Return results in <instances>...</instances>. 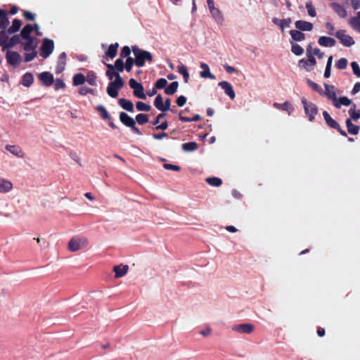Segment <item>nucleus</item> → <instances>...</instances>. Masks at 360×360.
I'll return each mask as SVG.
<instances>
[{
	"label": "nucleus",
	"instance_id": "nucleus-1",
	"mask_svg": "<svg viewBox=\"0 0 360 360\" xmlns=\"http://www.w3.org/2000/svg\"><path fill=\"white\" fill-rule=\"evenodd\" d=\"M131 50L136 60V66L138 68L143 67L146 61L149 63L153 62V55L150 51L141 49L136 45L132 46Z\"/></svg>",
	"mask_w": 360,
	"mask_h": 360
},
{
	"label": "nucleus",
	"instance_id": "nucleus-2",
	"mask_svg": "<svg viewBox=\"0 0 360 360\" xmlns=\"http://www.w3.org/2000/svg\"><path fill=\"white\" fill-rule=\"evenodd\" d=\"M120 121L136 134L142 135V131L136 126L135 120L125 112H120L119 114Z\"/></svg>",
	"mask_w": 360,
	"mask_h": 360
},
{
	"label": "nucleus",
	"instance_id": "nucleus-3",
	"mask_svg": "<svg viewBox=\"0 0 360 360\" xmlns=\"http://www.w3.org/2000/svg\"><path fill=\"white\" fill-rule=\"evenodd\" d=\"M301 101L303 105L304 113L308 117L309 121L314 122L315 120V116L319 112L317 105L312 102H309L304 97L302 98Z\"/></svg>",
	"mask_w": 360,
	"mask_h": 360
},
{
	"label": "nucleus",
	"instance_id": "nucleus-4",
	"mask_svg": "<svg viewBox=\"0 0 360 360\" xmlns=\"http://www.w3.org/2000/svg\"><path fill=\"white\" fill-rule=\"evenodd\" d=\"M54 50V41L53 39L45 37L42 39L39 48V55L43 58L49 57Z\"/></svg>",
	"mask_w": 360,
	"mask_h": 360
},
{
	"label": "nucleus",
	"instance_id": "nucleus-5",
	"mask_svg": "<svg viewBox=\"0 0 360 360\" xmlns=\"http://www.w3.org/2000/svg\"><path fill=\"white\" fill-rule=\"evenodd\" d=\"M129 85L133 89L135 97L143 100L146 99V94L144 93V88L141 83L138 82L134 78H131L129 81Z\"/></svg>",
	"mask_w": 360,
	"mask_h": 360
},
{
	"label": "nucleus",
	"instance_id": "nucleus-6",
	"mask_svg": "<svg viewBox=\"0 0 360 360\" xmlns=\"http://www.w3.org/2000/svg\"><path fill=\"white\" fill-rule=\"evenodd\" d=\"M323 116L328 127L336 129L342 136H347V132L342 129L336 120L331 117L330 114L326 110H323Z\"/></svg>",
	"mask_w": 360,
	"mask_h": 360
},
{
	"label": "nucleus",
	"instance_id": "nucleus-7",
	"mask_svg": "<svg viewBox=\"0 0 360 360\" xmlns=\"http://www.w3.org/2000/svg\"><path fill=\"white\" fill-rule=\"evenodd\" d=\"M95 110L99 113L101 118L103 120L108 121V126L112 129H117L118 127L112 121V117L106 110L105 107L103 105H98L95 107Z\"/></svg>",
	"mask_w": 360,
	"mask_h": 360
},
{
	"label": "nucleus",
	"instance_id": "nucleus-8",
	"mask_svg": "<svg viewBox=\"0 0 360 360\" xmlns=\"http://www.w3.org/2000/svg\"><path fill=\"white\" fill-rule=\"evenodd\" d=\"M207 3L212 17L218 25H222L224 22V16L219 8L215 7L214 1H207Z\"/></svg>",
	"mask_w": 360,
	"mask_h": 360
},
{
	"label": "nucleus",
	"instance_id": "nucleus-9",
	"mask_svg": "<svg viewBox=\"0 0 360 360\" xmlns=\"http://www.w3.org/2000/svg\"><path fill=\"white\" fill-rule=\"evenodd\" d=\"M346 30H339L335 33V36L340 40V42L345 47H350L355 44L354 39L345 34Z\"/></svg>",
	"mask_w": 360,
	"mask_h": 360
},
{
	"label": "nucleus",
	"instance_id": "nucleus-10",
	"mask_svg": "<svg viewBox=\"0 0 360 360\" xmlns=\"http://www.w3.org/2000/svg\"><path fill=\"white\" fill-rule=\"evenodd\" d=\"M7 63L12 67H17L22 61V57L18 51L7 50L6 53Z\"/></svg>",
	"mask_w": 360,
	"mask_h": 360
},
{
	"label": "nucleus",
	"instance_id": "nucleus-11",
	"mask_svg": "<svg viewBox=\"0 0 360 360\" xmlns=\"http://www.w3.org/2000/svg\"><path fill=\"white\" fill-rule=\"evenodd\" d=\"M231 329L240 334H250L254 330L255 326L252 323H245L233 325Z\"/></svg>",
	"mask_w": 360,
	"mask_h": 360
},
{
	"label": "nucleus",
	"instance_id": "nucleus-12",
	"mask_svg": "<svg viewBox=\"0 0 360 360\" xmlns=\"http://www.w3.org/2000/svg\"><path fill=\"white\" fill-rule=\"evenodd\" d=\"M37 77L41 85L44 86H51L54 82L53 75L49 71L42 72L38 74Z\"/></svg>",
	"mask_w": 360,
	"mask_h": 360
},
{
	"label": "nucleus",
	"instance_id": "nucleus-13",
	"mask_svg": "<svg viewBox=\"0 0 360 360\" xmlns=\"http://www.w3.org/2000/svg\"><path fill=\"white\" fill-rule=\"evenodd\" d=\"M86 239L84 238L73 237L68 243V250L76 252L81 248V244H84Z\"/></svg>",
	"mask_w": 360,
	"mask_h": 360
},
{
	"label": "nucleus",
	"instance_id": "nucleus-14",
	"mask_svg": "<svg viewBox=\"0 0 360 360\" xmlns=\"http://www.w3.org/2000/svg\"><path fill=\"white\" fill-rule=\"evenodd\" d=\"M22 40L25 41L22 44L23 46L24 51L29 52L30 51L36 50L37 48V39L34 36L23 39Z\"/></svg>",
	"mask_w": 360,
	"mask_h": 360
},
{
	"label": "nucleus",
	"instance_id": "nucleus-15",
	"mask_svg": "<svg viewBox=\"0 0 360 360\" xmlns=\"http://www.w3.org/2000/svg\"><path fill=\"white\" fill-rule=\"evenodd\" d=\"M218 85L224 91L225 94L228 96L231 100L235 98L236 94L231 83L226 81H222L219 82Z\"/></svg>",
	"mask_w": 360,
	"mask_h": 360
},
{
	"label": "nucleus",
	"instance_id": "nucleus-16",
	"mask_svg": "<svg viewBox=\"0 0 360 360\" xmlns=\"http://www.w3.org/2000/svg\"><path fill=\"white\" fill-rule=\"evenodd\" d=\"M295 26L297 30H300L302 32L311 31L314 27V25L311 22L302 20H298L295 21Z\"/></svg>",
	"mask_w": 360,
	"mask_h": 360
},
{
	"label": "nucleus",
	"instance_id": "nucleus-17",
	"mask_svg": "<svg viewBox=\"0 0 360 360\" xmlns=\"http://www.w3.org/2000/svg\"><path fill=\"white\" fill-rule=\"evenodd\" d=\"M330 6L333 8L334 12L341 18H345L347 15V13L345 7L337 1H331Z\"/></svg>",
	"mask_w": 360,
	"mask_h": 360
},
{
	"label": "nucleus",
	"instance_id": "nucleus-18",
	"mask_svg": "<svg viewBox=\"0 0 360 360\" xmlns=\"http://www.w3.org/2000/svg\"><path fill=\"white\" fill-rule=\"evenodd\" d=\"M129 270V266L127 264H120L113 266V272L116 278H122L127 274Z\"/></svg>",
	"mask_w": 360,
	"mask_h": 360
},
{
	"label": "nucleus",
	"instance_id": "nucleus-19",
	"mask_svg": "<svg viewBox=\"0 0 360 360\" xmlns=\"http://www.w3.org/2000/svg\"><path fill=\"white\" fill-rule=\"evenodd\" d=\"M117 103L123 110L129 112H134V105L131 101L124 98H120L118 99Z\"/></svg>",
	"mask_w": 360,
	"mask_h": 360
},
{
	"label": "nucleus",
	"instance_id": "nucleus-20",
	"mask_svg": "<svg viewBox=\"0 0 360 360\" xmlns=\"http://www.w3.org/2000/svg\"><path fill=\"white\" fill-rule=\"evenodd\" d=\"M289 34L291 37L290 39L289 40V42L294 41L297 43L304 40L306 38V34L304 32L297 30V29L291 30L289 32Z\"/></svg>",
	"mask_w": 360,
	"mask_h": 360
},
{
	"label": "nucleus",
	"instance_id": "nucleus-21",
	"mask_svg": "<svg viewBox=\"0 0 360 360\" xmlns=\"http://www.w3.org/2000/svg\"><path fill=\"white\" fill-rule=\"evenodd\" d=\"M272 22L280 27L281 32H283L285 27H290L292 20L290 18L278 19L276 17L272 18Z\"/></svg>",
	"mask_w": 360,
	"mask_h": 360
},
{
	"label": "nucleus",
	"instance_id": "nucleus-22",
	"mask_svg": "<svg viewBox=\"0 0 360 360\" xmlns=\"http://www.w3.org/2000/svg\"><path fill=\"white\" fill-rule=\"evenodd\" d=\"M104 64L106 65L107 68L110 69V70H115L119 73L122 72L125 68L124 63L122 58H120L115 60L114 65H112L110 63H104Z\"/></svg>",
	"mask_w": 360,
	"mask_h": 360
},
{
	"label": "nucleus",
	"instance_id": "nucleus-23",
	"mask_svg": "<svg viewBox=\"0 0 360 360\" xmlns=\"http://www.w3.org/2000/svg\"><path fill=\"white\" fill-rule=\"evenodd\" d=\"M34 83V76L32 72H27L22 77L20 84L25 87H30Z\"/></svg>",
	"mask_w": 360,
	"mask_h": 360
},
{
	"label": "nucleus",
	"instance_id": "nucleus-24",
	"mask_svg": "<svg viewBox=\"0 0 360 360\" xmlns=\"http://www.w3.org/2000/svg\"><path fill=\"white\" fill-rule=\"evenodd\" d=\"M274 106L281 110L287 111L288 115L294 112L295 108L289 101H285L283 103H274Z\"/></svg>",
	"mask_w": 360,
	"mask_h": 360
},
{
	"label": "nucleus",
	"instance_id": "nucleus-25",
	"mask_svg": "<svg viewBox=\"0 0 360 360\" xmlns=\"http://www.w3.org/2000/svg\"><path fill=\"white\" fill-rule=\"evenodd\" d=\"M318 43L321 46L332 47L335 45L336 41L332 37L321 36L319 38Z\"/></svg>",
	"mask_w": 360,
	"mask_h": 360
},
{
	"label": "nucleus",
	"instance_id": "nucleus-26",
	"mask_svg": "<svg viewBox=\"0 0 360 360\" xmlns=\"http://www.w3.org/2000/svg\"><path fill=\"white\" fill-rule=\"evenodd\" d=\"M200 67L202 69V71L200 72V76L202 78L215 79V76L210 72V67L207 64L202 62L200 64Z\"/></svg>",
	"mask_w": 360,
	"mask_h": 360
},
{
	"label": "nucleus",
	"instance_id": "nucleus-27",
	"mask_svg": "<svg viewBox=\"0 0 360 360\" xmlns=\"http://www.w3.org/2000/svg\"><path fill=\"white\" fill-rule=\"evenodd\" d=\"M345 124L347 131L351 135H357L360 130V127L352 123L351 119H346Z\"/></svg>",
	"mask_w": 360,
	"mask_h": 360
},
{
	"label": "nucleus",
	"instance_id": "nucleus-28",
	"mask_svg": "<svg viewBox=\"0 0 360 360\" xmlns=\"http://www.w3.org/2000/svg\"><path fill=\"white\" fill-rule=\"evenodd\" d=\"M22 25V22L18 18H15L12 21V25L7 29V32L8 34H14L18 32Z\"/></svg>",
	"mask_w": 360,
	"mask_h": 360
},
{
	"label": "nucleus",
	"instance_id": "nucleus-29",
	"mask_svg": "<svg viewBox=\"0 0 360 360\" xmlns=\"http://www.w3.org/2000/svg\"><path fill=\"white\" fill-rule=\"evenodd\" d=\"M86 82V77L84 74L79 72L76 73L72 77V85L79 86L83 85Z\"/></svg>",
	"mask_w": 360,
	"mask_h": 360
},
{
	"label": "nucleus",
	"instance_id": "nucleus-30",
	"mask_svg": "<svg viewBox=\"0 0 360 360\" xmlns=\"http://www.w3.org/2000/svg\"><path fill=\"white\" fill-rule=\"evenodd\" d=\"M119 47V44L115 42V44H111L107 51L105 52L106 56H108L110 59H113L117 54V49Z\"/></svg>",
	"mask_w": 360,
	"mask_h": 360
},
{
	"label": "nucleus",
	"instance_id": "nucleus-31",
	"mask_svg": "<svg viewBox=\"0 0 360 360\" xmlns=\"http://www.w3.org/2000/svg\"><path fill=\"white\" fill-rule=\"evenodd\" d=\"M119 90L117 86H116L115 84H113L112 81L108 83V85L106 88L107 94L111 98H117L119 94Z\"/></svg>",
	"mask_w": 360,
	"mask_h": 360
},
{
	"label": "nucleus",
	"instance_id": "nucleus-32",
	"mask_svg": "<svg viewBox=\"0 0 360 360\" xmlns=\"http://www.w3.org/2000/svg\"><path fill=\"white\" fill-rule=\"evenodd\" d=\"M356 105L355 103H353L352 107L348 110V113L349 115V117L348 119H351V121L356 122L360 118V110H356Z\"/></svg>",
	"mask_w": 360,
	"mask_h": 360
},
{
	"label": "nucleus",
	"instance_id": "nucleus-33",
	"mask_svg": "<svg viewBox=\"0 0 360 360\" xmlns=\"http://www.w3.org/2000/svg\"><path fill=\"white\" fill-rule=\"evenodd\" d=\"M33 26L31 24L25 25L20 31V37L23 39L30 37H32Z\"/></svg>",
	"mask_w": 360,
	"mask_h": 360
},
{
	"label": "nucleus",
	"instance_id": "nucleus-34",
	"mask_svg": "<svg viewBox=\"0 0 360 360\" xmlns=\"http://www.w3.org/2000/svg\"><path fill=\"white\" fill-rule=\"evenodd\" d=\"M13 188V184L4 179H0V193H5L10 191Z\"/></svg>",
	"mask_w": 360,
	"mask_h": 360
},
{
	"label": "nucleus",
	"instance_id": "nucleus-35",
	"mask_svg": "<svg viewBox=\"0 0 360 360\" xmlns=\"http://www.w3.org/2000/svg\"><path fill=\"white\" fill-rule=\"evenodd\" d=\"M198 148V144L195 141H190L181 145V149L186 153L193 152Z\"/></svg>",
	"mask_w": 360,
	"mask_h": 360
},
{
	"label": "nucleus",
	"instance_id": "nucleus-36",
	"mask_svg": "<svg viewBox=\"0 0 360 360\" xmlns=\"http://www.w3.org/2000/svg\"><path fill=\"white\" fill-rule=\"evenodd\" d=\"M352 100L348 98L347 96H341L339 98H338L337 101L334 104V106L339 109L341 108L342 105L345 106H349L350 105H352Z\"/></svg>",
	"mask_w": 360,
	"mask_h": 360
},
{
	"label": "nucleus",
	"instance_id": "nucleus-37",
	"mask_svg": "<svg viewBox=\"0 0 360 360\" xmlns=\"http://www.w3.org/2000/svg\"><path fill=\"white\" fill-rule=\"evenodd\" d=\"M6 149L12 153L13 155L21 158L23 156V152L21 148L18 146L14 145H7L6 146Z\"/></svg>",
	"mask_w": 360,
	"mask_h": 360
},
{
	"label": "nucleus",
	"instance_id": "nucleus-38",
	"mask_svg": "<svg viewBox=\"0 0 360 360\" xmlns=\"http://www.w3.org/2000/svg\"><path fill=\"white\" fill-rule=\"evenodd\" d=\"M290 44L291 46V49H290L291 52L294 55H295L297 56H300L304 53V49L297 43H295L294 41H290Z\"/></svg>",
	"mask_w": 360,
	"mask_h": 360
},
{
	"label": "nucleus",
	"instance_id": "nucleus-39",
	"mask_svg": "<svg viewBox=\"0 0 360 360\" xmlns=\"http://www.w3.org/2000/svg\"><path fill=\"white\" fill-rule=\"evenodd\" d=\"M178 87L179 82L177 81L172 82L165 89V93L169 96L174 95L176 92Z\"/></svg>",
	"mask_w": 360,
	"mask_h": 360
},
{
	"label": "nucleus",
	"instance_id": "nucleus-40",
	"mask_svg": "<svg viewBox=\"0 0 360 360\" xmlns=\"http://www.w3.org/2000/svg\"><path fill=\"white\" fill-rule=\"evenodd\" d=\"M86 77V82L91 86H96V73L94 72L93 70H89L87 72V75Z\"/></svg>",
	"mask_w": 360,
	"mask_h": 360
},
{
	"label": "nucleus",
	"instance_id": "nucleus-41",
	"mask_svg": "<svg viewBox=\"0 0 360 360\" xmlns=\"http://www.w3.org/2000/svg\"><path fill=\"white\" fill-rule=\"evenodd\" d=\"M305 82L314 91L317 92L320 96L322 94L323 90L320 85L313 82L309 78H306Z\"/></svg>",
	"mask_w": 360,
	"mask_h": 360
},
{
	"label": "nucleus",
	"instance_id": "nucleus-42",
	"mask_svg": "<svg viewBox=\"0 0 360 360\" xmlns=\"http://www.w3.org/2000/svg\"><path fill=\"white\" fill-rule=\"evenodd\" d=\"M6 42L11 48L14 47L16 44H22L19 34H14L11 37H9Z\"/></svg>",
	"mask_w": 360,
	"mask_h": 360
},
{
	"label": "nucleus",
	"instance_id": "nucleus-43",
	"mask_svg": "<svg viewBox=\"0 0 360 360\" xmlns=\"http://www.w3.org/2000/svg\"><path fill=\"white\" fill-rule=\"evenodd\" d=\"M178 117L179 120L185 122H197L201 120V117L200 115L196 114L193 117H188L186 116L182 115V111H181Z\"/></svg>",
	"mask_w": 360,
	"mask_h": 360
},
{
	"label": "nucleus",
	"instance_id": "nucleus-44",
	"mask_svg": "<svg viewBox=\"0 0 360 360\" xmlns=\"http://www.w3.org/2000/svg\"><path fill=\"white\" fill-rule=\"evenodd\" d=\"M136 124L143 125L149 122V115L145 113H139L135 117Z\"/></svg>",
	"mask_w": 360,
	"mask_h": 360
},
{
	"label": "nucleus",
	"instance_id": "nucleus-45",
	"mask_svg": "<svg viewBox=\"0 0 360 360\" xmlns=\"http://www.w3.org/2000/svg\"><path fill=\"white\" fill-rule=\"evenodd\" d=\"M206 182L212 186H214V187H219L220 186L223 181L221 180V179L219 178V177H217V176H210V177H207L206 179H205Z\"/></svg>",
	"mask_w": 360,
	"mask_h": 360
},
{
	"label": "nucleus",
	"instance_id": "nucleus-46",
	"mask_svg": "<svg viewBox=\"0 0 360 360\" xmlns=\"http://www.w3.org/2000/svg\"><path fill=\"white\" fill-rule=\"evenodd\" d=\"M177 71L179 74H181L183 76L184 82L187 83L189 79V73L188 72L186 66H185L183 64H181L178 66Z\"/></svg>",
	"mask_w": 360,
	"mask_h": 360
},
{
	"label": "nucleus",
	"instance_id": "nucleus-47",
	"mask_svg": "<svg viewBox=\"0 0 360 360\" xmlns=\"http://www.w3.org/2000/svg\"><path fill=\"white\" fill-rule=\"evenodd\" d=\"M136 108L138 111L149 112L152 107L150 105L143 103L142 101H137L136 103Z\"/></svg>",
	"mask_w": 360,
	"mask_h": 360
},
{
	"label": "nucleus",
	"instance_id": "nucleus-48",
	"mask_svg": "<svg viewBox=\"0 0 360 360\" xmlns=\"http://www.w3.org/2000/svg\"><path fill=\"white\" fill-rule=\"evenodd\" d=\"M333 56H330L328 58L323 76L325 78H329L331 74V67L333 63Z\"/></svg>",
	"mask_w": 360,
	"mask_h": 360
},
{
	"label": "nucleus",
	"instance_id": "nucleus-49",
	"mask_svg": "<svg viewBox=\"0 0 360 360\" xmlns=\"http://www.w3.org/2000/svg\"><path fill=\"white\" fill-rule=\"evenodd\" d=\"M349 23L354 30L360 32V17L357 15L356 17L351 18Z\"/></svg>",
	"mask_w": 360,
	"mask_h": 360
},
{
	"label": "nucleus",
	"instance_id": "nucleus-50",
	"mask_svg": "<svg viewBox=\"0 0 360 360\" xmlns=\"http://www.w3.org/2000/svg\"><path fill=\"white\" fill-rule=\"evenodd\" d=\"M134 65H136V60L135 58H133L132 57H128L124 63V70L128 72H131Z\"/></svg>",
	"mask_w": 360,
	"mask_h": 360
},
{
	"label": "nucleus",
	"instance_id": "nucleus-51",
	"mask_svg": "<svg viewBox=\"0 0 360 360\" xmlns=\"http://www.w3.org/2000/svg\"><path fill=\"white\" fill-rule=\"evenodd\" d=\"M321 96H326L328 100H330L333 101V105L335 103V102L338 100V97H337L335 91H323L322 94Z\"/></svg>",
	"mask_w": 360,
	"mask_h": 360
},
{
	"label": "nucleus",
	"instance_id": "nucleus-52",
	"mask_svg": "<svg viewBox=\"0 0 360 360\" xmlns=\"http://www.w3.org/2000/svg\"><path fill=\"white\" fill-rule=\"evenodd\" d=\"M54 89L56 91H58L59 89H65L66 87V84L63 79L56 78L54 79Z\"/></svg>",
	"mask_w": 360,
	"mask_h": 360
},
{
	"label": "nucleus",
	"instance_id": "nucleus-53",
	"mask_svg": "<svg viewBox=\"0 0 360 360\" xmlns=\"http://www.w3.org/2000/svg\"><path fill=\"white\" fill-rule=\"evenodd\" d=\"M348 65V60L345 58H341L335 63V68L339 70H345L346 69Z\"/></svg>",
	"mask_w": 360,
	"mask_h": 360
},
{
	"label": "nucleus",
	"instance_id": "nucleus-54",
	"mask_svg": "<svg viewBox=\"0 0 360 360\" xmlns=\"http://www.w3.org/2000/svg\"><path fill=\"white\" fill-rule=\"evenodd\" d=\"M167 85V81L165 78H159L154 84L155 89H165Z\"/></svg>",
	"mask_w": 360,
	"mask_h": 360
},
{
	"label": "nucleus",
	"instance_id": "nucleus-55",
	"mask_svg": "<svg viewBox=\"0 0 360 360\" xmlns=\"http://www.w3.org/2000/svg\"><path fill=\"white\" fill-rule=\"evenodd\" d=\"M298 66L300 68L306 70L307 72L312 70L311 67L309 64L308 59L302 58L298 61Z\"/></svg>",
	"mask_w": 360,
	"mask_h": 360
},
{
	"label": "nucleus",
	"instance_id": "nucleus-56",
	"mask_svg": "<svg viewBox=\"0 0 360 360\" xmlns=\"http://www.w3.org/2000/svg\"><path fill=\"white\" fill-rule=\"evenodd\" d=\"M131 51L132 50L129 48V46H123L122 48L120 53V58H127L128 57H131L130 54H131Z\"/></svg>",
	"mask_w": 360,
	"mask_h": 360
},
{
	"label": "nucleus",
	"instance_id": "nucleus-57",
	"mask_svg": "<svg viewBox=\"0 0 360 360\" xmlns=\"http://www.w3.org/2000/svg\"><path fill=\"white\" fill-rule=\"evenodd\" d=\"M9 25V20L8 17V11L5 13V15L0 20V29L1 30H6L7 27Z\"/></svg>",
	"mask_w": 360,
	"mask_h": 360
},
{
	"label": "nucleus",
	"instance_id": "nucleus-58",
	"mask_svg": "<svg viewBox=\"0 0 360 360\" xmlns=\"http://www.w3.org/2000/svg\"><path fill=\"white\" fill-rule=\"evenodd\" d=\"M30 53H26L24 56V61L25 63H29L34 60V58L37 56V51L36 50L30 51Z\"/></svg>",
	"mask_w": 360,
	"mask_h": 360
},
{
	"label": "nucleus",
	"instance_id": "nucleus-59",
	"mask_svg": "<svg viewBox=\"0 0 360 360\" xmlns=\"http://www.w3.org/2000/svg\"><path fill=\"white\" fill-rule=\"evenodd\" d=\"M171 108V99L169 98H167L165 102L162 103V108H160L159 110L162 112H166L169 111Z\"/></svg>",
	"mask_w": 360,
	"mask_h": 360
},
{
	"label": "nucleus",
	"instance_id": "nucleus-60",
	"mask_svg": "<svg viewBox=\"0 0 360 360\" xmlns=\"http://www.w3.org/2000/svg\"><path fill=\"white\" fill-rule=\"evenodd\" d=\"M306 8L307 9L308 14L311 17H315L316 15V11L315 8L311 4V1H307L306 4Z\"/></svg>",
	"mask_w": 360,
	"mask_h": 360
},
{
	"label": "nucleus",
	"instance_id": "nucleus-61",
	"mask_svg": "<svg viewBox=\"0 0 360 360\" xmlns=\"http://www.w3.org/2000/svg\"><path fill=\"white\" fill-rule=\"evenodd\" d=\"M351 68L352 69V72L357 77H360V67L357 62L353 61L350 64Z\"/></svg>",
	"mask_w": 360,
	"mask_h": 360
},
{
	"label": "nucleus",
	"instance_id": "nucleus-62",
	"mask_svg": "<svg viewBox=\"0 0 360 360\" xmlns=\"http://www.w3.org/2000/svg\"><path fill=\"white\" fill-rule=\"evenodd\" d=\"M163 168L167 170H172L174 172H180L181 168L179 165H172L170 163H164Z\"/></svg>",
	"mask_w": 360,
	"mask_h": 360
},
{
	"label": "nucleus",
	"instance_id": "nucleus-63",
	"mask_svg": "<svg viewBox=\"0 0 360 360\" xmlns=\"http://www.w3.org/2000/svg\"><path fill=\"white\" fill-rule=\"evenodd\" d=\"M112 83L120 89L124 86V81L120 75H117L116 79H115V80L112 81Z\"/></svg>",
	"mask_w": 360,
	"mask_h": 360
},
{
	"label": "nucleus",
	"instance_id": "nucleus-64",
	"mask_svg": "<svg viewBox=\"0 0 360 360\" xmlns=\"http://www.w3.org/2000/svg\"><path fill=\"white\" fill-rule=\"evenodd\" d=\"M163 102L162 96L160 94H158L154 100L153 104L154 106L159 110L160 108H162V103Z\"/></svg>",
	"mask_w": 360,
	"mask_h": 360
}]
</instances>
